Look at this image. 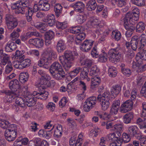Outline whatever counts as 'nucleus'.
<instances>
[{
    "label": "nucleus",
    "mask_w": 146,
    "mask_h": 146,
    "mask_svg": "<svg viewBox=\"0 0 146 146\" xmlns=\"http://www.w3.org/2000/svg\"><path fill=\"white\" fill-rule=\"evenodd\" d=\"M74 57L71 51H66L64 55L59 57V60L66 71H68L72 66Z\"/></svg>",
    "instance_id": "f257e3e1"
},
{
    "label": "nucleus",
    "mask_w": 146,
    "mask_h": 146,
    "mask_svg": "<svg viewBox=\"0 0 146 146\" xmlns=\"http://www.w3.org/2000/svg\"><path fill=\"white\" fill-rule=\"evenodd\" d=\"M121 50L119 47L110 50L108 52L109 60L115 63L119 62L121 58Z\"/></svg>",
    "instance_id": "f03ea898"
},
{
    "label": "nucleus",
    "mask_w": 146,
    "mask_h": 146,
    "mask_svg": "<svg viewBox=\"0 0 146 146\" xmlns=\"http://www.w3.org/2000/svg\"><path fill=\"white\" fill-rule=\"evenodd\" d=\"M9 86L10 89L12 91L9 96V97H11L13 99H14L13 96H15L16 97L18 96V94L15 93V92L18 89L21 88V87L19 81L16 79L11 80L9 83Z\"/></svg>",
    "instance_id": "7ed1b4c3"
},
{
    "label": "nucleus",
    "mask_w": 146,
    "mask_h": 146,
    "mask_svg": "<svg viewBox=\"0 0 146 146\" xmlns=\"http://www.w3.org/2000/svg\"><path fill=\"white\" fill-rule=\"evenodd\" d=\"M139 15V10L137 8H135L132 10V12H128L125 15V17L131 20V22L133 21H137L138 20Z\"/></svg>",
    "instance_id": "20e7f679"
},
{
    "label": "nucleus",
    "mask_w": 146,
    "mask_h": 146,
    "mask_svg": "<svg viewBox=\"0 0 146 146\" xmlns=\"http://www.w3.org/2000/svg\"><path fill=\"white\" fill-rule=\"evenodd\" d=\"M133 102L131 100H128L122 104L120 108L121 113H125L131 110L132 108Z\"/></svg>",
    "instance_id": "39448f33"
},
{
    "label": "nucleus",
    "mask_w": 146,
    "mask_h": 146,
    "mask_svg": "<svg viewBox=\"0 0 146 146\" xmlns=\"http://www.w3.org/2000/svg\"><path fill=\"white\" fill-rule=\"evenodd\" d=\"M131 19H129L127 18L126 17L123 19V25L125 28L127 30L134 31L135 29V28L133 25L135 24L136 21H133V22H131Z\"/></svg>",
    "instance_id": "423d86ee"
},
{
    "label": "nucleus",
    "mask_w": 146,
    "mask_h": 146,
    "mask_svg": "<svg viewBox=\"0 0 146 146\" xmlns=\"http://www.w3.org/2000/svg\"><path fill=\"white\" fill-rule=\"evenodd\" d=\"M140 38L137 36H134L132 37L130 45L132 49L134 50H136L137 47L141 48L139 44Z\"/></svg>",
    "instance_id": "0eeeda50"
},
{
    "label": "nucleus",
    "mask_w": 146,
    "mask_h": 146,
    "mask_svg": "<svg viewBox=\"0 0 146 146\" xmlns=\"http://www.w3.org/2000/svg\"><path fill=\"white\" fill-rule=\"evenodd\" d=\"M127 132L131 137H133L134 136L137 138L139 135H141L142 133L141 132L138 133L137 131V127L135 126H131L129 127L128 129Z\"/></svg>",
    "instance_id": "6e6552de"
},
{
    "label": "nucleus",
    "mask_w": 146,
    "mask_h": 146,
    "mask_svg": "<svg viewBox=\"0 0 146 146\" xmlns=\"http://www.w3.org/2000/svg\"><path fill=\"white\" fill-rule=\"evenodd\" d=\"M62 67L60 63L57 62L53 63L50 66L49 71L51 74L58 71L62 70Z\"/></svg>",
    "instance_id": "1a4fd4ad"
},
{
    "label": "nucleus",
    "mask_w": 146,
    "mask_h": 146,
    "mask_svg": "<svg viewBox=\"0 0 146 146\" xmlns=\"http://www.w3.org/2000/svg\"><path fill=\"white\" fill-rule=\"evenodd\" d=\"M50 79V77L46 74L42 75V77L40 78V84L42 86L43 89L48 87V83Z\"/></svg>",
    "instance_id": "9d476101"
},
{
    "label": "nucleus",
    "mask_w": 146,
    "mask_h": 146,
    "mask_svg": "<svg viewBox=\"0 0 146 146\" xmlns=\"http://www.w3.org/2000/svg\"><path fill=\"white\" fill-rule=\"evenodd\" d=\"M119 100L114 101L110 110V114L112 115L116 114L119 107Z\"/></svg>",
    "instance_id": "9b49d317"
},
{
    "label": "nucleus",
    "mask_w": 146,
    "mask_h": 146,
    "mask_svg": "<svg viewBox=\"0 0 146 146\" xmlns=\"http://www.w3.org/2000/svg\"><path fill=\"white\" fill-rule=\"evenodd\" d=\"M73 7L76 11L82 13L84 11L85 5L81 1H78L73 5Z\"/></svg>",
    "instance_id": "f8f14e48"
},
{
    "label": "nucleus",
    "mask_w": 146,
    "mask_h": 146,
    "mask_svg": "<svg viewBox=\"0 0 146 146\" xmlns=\"http://www.w3.org/2000/svg\"><path fill=\"white\" fill-rule=\"evenodd\" d=\"M92 45V42L86 40L81 44L82 46L80 48H82L83 51L87 52L91 48Z\"/></svg>",
    "instance_id": "ddd939ff"
},
{
    "label": "nucleus",
    "mask_w": 146,
    "mask_h": 146,
    "mask_svg": "<svg viewBox=\"0 0 146 146\" xmlns=\"http://www.w3.org/2000/svg\"><path fill=\"white\" fill-rule=\"evenodd\" d=\"M89 72V70L87 67H83L80 71V78L82 80L86 79L89 81L90 79L88 77Z\"/></svg>",
    "instance_id": "4468645a"
},
{
    "label": "nucleus",
    "mask_w": 146,
    "mask_h": 146,
    "mask_svg": "<svg viewBox=\"0 0 146 146\" xmlns=\"http://www.w3.org/2000/svg\"><path fill=\"white\" fill-rule=\"evenodd\" d=\"M53 77L57 80H62L65 77V74L63 70L51 74Z\"/></svg>",
    "instance_id": "2eb2a0df"
},
{
    "label": "nucleus",
    "mask_w": 146,
    "mask_h": 146,
    "mask_svg": "<svg viewBox=\"0 0 146 146\" xmlns=\"http://www.w3.org/2000/svg\"><path fill=\"white\" fill-rule=\"evenodd\" d=\"M97 98V100L110 101V93L108 91H106L102 95H98Z\"/></svg>",
    "instance_id": "dca6fc26"
},
{
    "label": "nucleus",
    "mask_w": 146,
    "mask_h": 146,
    "mask_svg": "<svg viewBox=\"0 0 146 146\" xmlns=\"http://www.w3.org/2000/svg\"><path fill=\"white\" fill-rule=\"evenodd\" d=\"M17 132H5L6 139L8 141H11L15 139L17 136Z\"/></svg>",
    "instance_id": "f3484780"
},
{
    "label": "nucleus",
    "mask_w": 146,
    "mask_h": 146,
    "mask_svg": "<svg viewBox=\"0 0 146 146\" xmlns=\"http://www.w3.org/2000/svg\"><path fill=\"white\" fill-rule=\"evenodd\" d=\"M121 87L119 85L117 84L113 86L110 91L111 95L115 96H117L121 91Z\"/></svg>",
    "instance_id": "a211bd4d"
},
{
    "label": "nucleus",
    "mask_w": 146,
    "mask_h": 146,
    "mask_svg": "<svg viewBox=\"0 0 146 146\" xmlns=\"http://www.w3.org/2000/svg\"><path fill=\"white\" fill-rule=\"evenodd\" d=\"M51 63L50 57H44L38 60V64L40 67H42L44 64H48Z\"/></svg>",
    "instance_id": "6ab92c4d"
},
{
    "label": "nucleus",
    "mask_w": 146,
    "mask_h": 146,
    "mask_svg": "<svg viewBox=\"0 0 146 146\" xmlns=\"http://www.w3.org/2000/svg\"><path fill=\"white\" fill-rule=\"evenodd\" d=\"M17 46L16 44L13 42L10 41L6 44L5 50L7 52H10L15 50Z\"/></svg>",
    "instance_id": "aec40b11"
},
{
    "label": "nucleus",
    "mask_w": 146,
    "mask_h": 146,
    "mask_svg": "<svg viewBox=\"0 0 146 146\" xmlns=\"http://www.w3.org/2000/svg\"><path fill=\"white\" fill-rule=\"evenodd\" d=\"M26 100V103L29 107L34 106L36 102V99L34 97H31L29 96H27L25 98Z\"/></svg>",
    "instance_id": "412c9836"
},
{
    "label": "nucleus",
    "mask_w": 146,
    "mask_h": 146,
    "mask_svg": "<svg viewBox=\"0 0 146 146\" xmlns=\"http://www.w3.org/2000/svg\"><path fill=\"white\" fill-rule=\"evenodd\" d=\"M54 6V10L55 15L58 17L62 13V7L60 4L58 3H56Z\"/></svg>",
    "instance_id": "4be33fe9"
},
{
    "label": "nucleus",
    "mask_w": 146,
    "mask_h": 146,
    "mask_svg": "<svg viewBox=\"0 0 146 146\" xmlns=\"http://www.w3.org/2000/svg\"><path fill=\"white\" fill-rule=\"evenodd\" d=\"M101 80L100 78L98 76H95L93 77L92 78L91 82V88H94L96 87L101 82Z\"/></svg>",
    "instance_id": "5701e85b"
},
{
    "label": "nucleus",
    "mask_w": 146,
    "mask_h": 146,
    "mask_svg": "<svg viewBox=\"0 0 146 146\" xmlns=\"http://www.w3.org/2000/svg\"><path fill=\"white\" fill-rule=\"evenodd\" d=\"M45 20V22H47L49 25L51 27L54 26L56 22L54 16L53 14L47 16Z\"/></svg>",
    "instance_id": "b1692460"
},
{
    "label": "nucleus",
    "mask_w": 146,
    "mask_h": 146,
    "mask_svg": "<svg viewBox=\"0 0 146 146\" xmlns=\"http://www.w3.org/2000/svg\"><path fill=\"white\" fill-rule=\"evenodd\" d=\"M97 5L95 0H90L86 5L87 10L89 11L94 10L96 7Z\"/></svg>",
    "instance_id": "393cba45"
},
{
    "label": "nucleus",
    "mask_w": 146,
    "mask_h": 146,
    "mask_svg": "<svg viewBox=\"0 0 146 146\" xmlns=\"http://www.w3.org/2000/svg\"><path fill=\"white\" fill-rule=\"evenodd\" d=\"M66 48L64 42L62 40H59L56 45V49L58 52H62Z\"/></svg>",
    "instance_id": "a878e982"
},
{
    "label": "nucleus",
    "mask_w": 146,
    "mask_h": 146,
    "mask_svg": "<svg viewBox=\"0 0 146 146\" xmlns=\"http://www.w3.org/2000/svg\"><path fill=\"white\" fill-rule=\"evenodd\" d=\"M133 117V113L130 112L126 113L123 117V121L126 124L129 123Z\"/></svg>",
    "instance_id": "bb28decb"
},
{
    "label": "nucleus",
    "mask_w": 146,
    "mask_h": 146,
    "mask_svg": "<svg viewBox=\"0 0 146 146\" xmlns=\"http://www.w3.org/2000/svg\"><path fill=\"white\" fill-rule=\"evenodd\" d=\"M62 133V127L61 125H58L54 131V136L57 138L61 137Z\"/></svg>",
    "instance_id": "cd10ccee"
},
{
    "label": "nucleus",
    "mask_w": 146,
    "mask_h": 146,
    "mask_svg": "<svg viewBox=\"0 0 146 146\" xmlns=\"http://www.w3.org/2000/svg\"><path fill=\"white\" fill-rule=\"evenodd\" d=\"M137 123L141 129H144L146 128V118H139L137 120Z\"/></svg>",
    "instance_id": "c85d7f7f"
},
{
    "label": "nucleus",
    "mask_w": 146,
    "mask_h": 146,
    "mask_svg": "<svg viewBox=\"0 0 146 146\" xmlns=\"http://www.w3.org/2000/svg\"><path fill=\"white\" fill-rule=\"evenodd\" d=\"M9 30H13L17 27L18 22L17 19L6 23Z\"/></svg>",
    "instance_id": "c756f323"
},
{
    "label": "nucleus",
    "mask_w": 146,
    "mask_h": 146,
    "mask_svg": "<svg viewBox=\"0 0 146 146\" xmlns=\"http://www.w3.org/2000/svg\"><path fill=\"white\" fill-rule=\"evenodd\" d=\"M14 98L16 97L15 99V103L17 105L23 108H24L26 106L25 102L20 97H16L15 96H13Z\"/></svg>",
    "instance_id": "7c9ffc66"
},
{
    "label": "nucleus",
    "mask_w": 146,
    "mask_h": 146,
    "mask_svg": "<svg viewBox=\"0 0 146 146\" xmlns=\"http://www.w3.org/2000/svg\"><path fill=\"white\" fill-rule=\"evenodd\" d=\"M46 51L48 54V56L47 57H50L51 58V62L52 57L54 58L57 57V55L56 53L51 47L47 48L46 49Z\"/></svg>",
    "instance_id": "2f4dec72"
},
{
    "label": "nucleus",
    "mask_w": 146,
    "mask_h": 146,
    "mask_svg": "<svg viewBox=\"0 0 146 146\" xmlns=\"http://www.w3.org/2000/svg\"><path fill=\"white\" fill-rule=\"evenodd\" d=\"M29 77V74L27 73L23 72L20 74L19 79L21 82L24 83L28 80Z\"/></svg>",
    "instance_id": "473e14b6"
},
{
    "label": "nucleus",
    "mask_w": 146,
    "mask_h": 146,
    "mask_svg": "<svg viewBox=\"0 0 146 146\" xmlns=\"http://www.w3.org/2000/svg\"><path fill=\"white\" fill-rule=\"evenodd\" d=\"M11 7L13 9H15V12L16 13L19 14L21 13V11H22L23 9H22V7H21L19 4L18 1L16 3L13 4Z\"/></svg>",
    "instance_id": "72a5a7b5"
},
{
    "label": "nucleus",
    "mask_w": 146,
    "mask_h": 146,
    "mask_svg": "<svg viewBox=\"0 0 146 146\" xmlns=\"http://www.w3.org/2000/svg\"><path fill=\"white\" fill-rule=\"evenodd\" d=\"M70 32L74 34H78L83 31V29L82 27H75L70 28Z\"/></svg>",
    "instance_id": "f704fd0d"
},
{
    "label": "nucleus",
    "mask_w": 146,
    "mask_h": 146,
    "mask_svg": "<svg viewBox=\"0 0 146 146\" xmlns=\"http://www.w3.org/2000/svg\"><path fill=\"white\" fill-rule=\"evenodd\" d=\"M146 25L142 22H139L136 25V31L138 33H141L145 30Z\"/></svg>",
    "instance_id": "c9c22d12"
},
{
    "label": "nucleus",
    "mask_w": 146,
    "mask_h": 146,
    "mask_svg": "<svg viewBox=\"0 0 146 146\" xmlns=\"http://www.w3.org/2000/svg\"><path fill=\"white\" fill-rule=\"evenodd\" d=\"M33 9L29 6L25 7V8H23L21 12V14H26L27 15V13H28V15H32L34 12Z\"/></svg>",
    "instance_id": "e433bc0d"
},
{
    "label": "nucleus",
    "mask_w": 146,
    "mask_h": 146,
    "mask_svg": "<svg viewBox=\"0 0 146 146\" xmlns=\"http://www.w3.org/2000/svg\"><path fill=\"white\" fill-rule=\"evenodd\" d=\"M97 100L95 97L92 96L88 98L86 101V102H88V104H90L93 107L94 106Z\"/></svg>",
    "instance_id": "4c0bfd02"
},
{
    "label": "nucleus",
    "mask_w": 146,
    "mask_h": 146,
    "mask_svg": "<svg viewBox=\"0 0 146 146\" xmlns=\"http://www.w3.org/2000/svg\"><path fill=\"white\" fill-rule=\"evenodd\" d=\"M108 72L109 75L111 77H115L117 74V69L114 67H111L109 68Z\"/></svg>",
    "instance_id": "58836bf2"
},
{
    "label": "nucleus",
    "mask_w": 146,
    "mask_h": 146,
    "mask_svg": "<svg viewBox=\"0 0 146 146\" xmlns=\"http://www.w3.org/2000/svg\"><path fill=\"white\" fill-rule=\"evenodd\" d=\"M137 139L139 141V143L141 146H146V138L142 135H139L137 137Z\"/></svg>",
    "instance_id": "ea45409f"
},
{
    "label": "nucleus",
    "mask_w": 146,
    "mask_h": 146,
    "mask_svg": "<svg viewBox=\"0 0 146 146\" xmlns=\"http://www.w3.org/2000/svg\"><path fill=\"white\" fill-rule=\"evenodd\" d=\"M98 57V61L100 62H106L108 60L107 54L104 52H103L100 54Z\"/></svg>",
    "instance_id": "a19ab883"
},
{
    "label": "nucleus",
    "mask_w": 146,
    "mask_h": 146,
    "mask_svg": "<svg viewBox=\"0 0 146 146\" xmlns=\"http://www.w3.org/2000/svg\"><path fill=\"white\" fill-rule=\"evenodd\" d=\"M14 56L15 58L20 61H22L25 58V55L18 50H16Z\"/></svg>",
    "instance_id": "79ce46f5"
},
{
    "label": "nucleus",
    "mask_w": 146,
    "mask_h": 146,
    "mask_svg": "<svg viewBox=\"0 0 146 146\" xmlns=\"http://www.w3.org/2000/svg\"><path fill=\"white\" fill-rule=\"evenodd\" d=\"M81 70H82V68L80 67L76 68L70 72V76L71 78L76 76L80 72Z\"/></svg>",
    "instance_id": "37998d69"
},
{
    "label": "nucleus",
    "mask_w": 146,
    "mask_h": 146,
    "mask_svg": "<svg viewBox=\"0 0 146 146\" xmlns=\"http://www.w3.org/2000/svg\"><path fill=\"white\" fill-rule=\"evenodd\" d=\"M78 33L76 39V42L77 44L80 41L84 40L86 36L85 34L83 31Z\"/></svg>",
    "instance_id": "c03bdc74"
},
{
    "label": "nucleus",
    "mask_w": 146,
    "mask_h": 146,
    "mask_svg": "<svg viewBox=\"0 0 146 146\" xmlns=\"http://www.w3.org/2000/svg\"><path fill=\"white\" fill-rule=\"evenodd\" d=\"M100 102L102 106V109L103 110H106L109 108L110 105V101L105 100H97Z\"/></svg>",
    "instance_id": "a18cd8bd"
},
{
    "label": "nucleus",
    "mask_w": 146,
    "mask_h": 146,
    "mask_svg": "<svg viewBox=\"0 0 146 146\" xmlns=\"http://www.w3.org/2000/svg\"><path fill=\"white\" fill-rule=\"evenodd\" d=\"M48 95V92L44 90L40 91L39 96H36V98L38 99L42 100H44L46 98Z\"/></svg>",
    "instance_id": "49530a36"
},
{
    "label": "nucleus",
    "mask_w": 146,
    "mask_h": 146,
    "mask_svg": "<svg viewBox=\"0 0 146 146\" xmlns=\"http://www.w3.org/2000/svg\"><path fill=\"white\" fill-rule=\"evenodd\" d=\"M19 4L22 9L25 8V7H28L30 6V2L29 0H21L18 1Z\"/></svg>",
    "instance_id": "de8ad7c7"
},
{
    "label": "nucleus",
    "mask_w": 146,
    "mask_h": 146,
    "mask_svg": "<svg viewBox=\"0 0 146 146\" xmlns=\"http://www.w3.org/2000/svg\"><path fill=\"white\" fill-rule=\"evenodd\" d=\"M122 143H126L129 142L131 140V137L129 136V135L128 134V133H124L122 134Z\"/></svg>",
    "instance_id": "09e8293b"
},
{
    "label": "nucleus",
    "mask_w": 146,
    "mask_h": 146,
    "mask_svg": "<svg viewBox=\"0 0 146 146\" xmlns=\"http://www.w3.org/2000/svg\"><path fill=\"white\" fill-rule=\"evenodd\" d=\"M111 36L116 40H119L121 38L120 33L118 31H113L111 33Z\"/></svg>",
    "instance_id": "8fccbe9b"
},
{
    "label": "nucleus",
    "mask_w": 146,
    "mask_h": 146,
    "mask_svg": "<svg viewBox=\"0 0 146 146\" xmlns=\"http://www.w3.org/2000/svg\"><path fill=\"white\" fill-rule=\"evenodd\" d=\"M21 62L22 69L29 67L31 64V61L29 59L23 60Z\"/></svg>",
    "instance_id": "3c124183"
},
{
    "label": "nucleus",
    "mask_w": 146,
    "mask_h": 146,
    "mask_svg": "<svg viewBox=\"0 0 146 146\" xmlns=\"http://www.w3.org/2000/svg\"><path fill=\"white\" fill-rule=\"evenodd\" d=\"M137 55L136 57L137 60H138L139 58L142 60H146V50L143 49L141 51V53Z\"/></svg>",
    "instance_id": "603ef678"
},
{
    "label": "nucleus",
    "mask_w": 146,
    "mask_h": 146,
    "mask_svg": "<svg viewBox=\"0 0 146 146\" xmlns=\"http://www.w3.org/2000/svg\"><path fill=\"white\" fill-rule=\"evenodd\" d=\"M132 3L138 6H143L145 5V0H131Z\"/></svg>",
    "instance_id": "864d4df0"
},
{
    "label": "nucleus",
    "mask_w": 146,
    "mask_h": 146,
    "mask_svg": "<svg viewBox=\"0 0 146 146\" xmlns=\"http://www.w3.org/2000/svg\"><path fill=\"white\" fill-rule=\"evenodd\" d=\"M54 33L52 31H49L44 34L45 38L52 40L54 37Z\"/></svg>",
    "instance_id": "5fc2aeb1"
},
{
    "label": "nucleus",
    "mask_w": 146,
    "mask_h": 146,
    "mask_svg": "<svg viewBox=\"0 0 146 146\" xmlns=\"http://www.w3.org/2000/svg\"><path fill=\"white\" fill-rule=\"evenodd\" d=\"M86 19L87 17L84 15H78L77 17V20L79 23L80 24H82L85 22Z\"/></svg>",
    "instance_id": "6e6d98bb"
},
{
    "label": "nucleus",
    "mask_w": 146,
    "mask_h": 146,
    "mask_svg": "<svg viewBox=\"0 0 146 146\" xmlns=\"http://www.w3.org/2000/svg\"><path fill=\"white\" fill-rule=\"evenodd\" d=\"M100 23V21L97 19H94L88 22L89 24L94 28H95V27L99 26Z\"/></svg>",
    "instance_id": "4d7b16f0"
},
{
    "label": "nucleus",
    "mask_w": 146,
    "mask_h": 146,
    "mask_svg": "<svg viewBox=\"0 0 146 146\" xmlns=\"http://www.w3.org/2000/svg\"><path fill=\"white\" fill-rule=\"evenodd\" d=\"M35 46L38 48H42L44 45V40L41 38H36Z\"/></svg>",
    "instance_id": "13d9d810"
},
{
    "label": "nucleus",
    "mask_w": 146,
    "mask_h": 146,
    "mask_svg": "<svg viewBox=\"0 0 146 146\" xmlns=\"http://www.w3.org/2000/svg\"><path fill=\"white\" fill-rule=\"evenodd\" d=\"M9 124V122L3 119H0V127L1 128L5 129L8 127Z\"/></svg>",
    "instance_id": "bf43d9fd"
},
{
    "label": "nucleus",
    "mask_w": 146,
    "mask_h": 146,
    "mask_svg": "<svg viewBox=\"0 0 146 146\" xmlns=\"http://www.w3.org/2000/svg\"><path fill=\"white\" fill-rule=\"evenodd\" d=\"M16 18L10 14H7L5 16L6 23L16 19Z\"/></svg>",
    "instance_id": "052dcab7"
},
{
    "label": "nucleus",
    "mask_w": 146,
    "mask_h": 146,
    "mask_svg": "<svg viewBox=\"0 0 146 146\" xmlns=\"http://www.w3.org/2000/svg\"><path fill=\"white\" fill-rule=\"evenodd\" d=\"M56 27L60 29H64L67 27V25L64 23L60 22L58 21H56L55 23Z\"/></svg>",
    "instance_id": "680f3d73"
},
{
    "label": "nucleus",
    "mask_w": 146,
    "mask_h": 146,
    "mask_svg": "<svg viewBox=\"0 0 146 146\" xmlns=\"http://www.w3.org/2000/svg\"><path fill=\"white\" fill-rule=\"evenodd\" d=\"M9 62L11 63L9 60V58L7 56H5L1 60L0 64L1 65L4 66L6 64H8Z\"/></svg>",
    "instance_id": "e2e57ef3"
},
{
    "label": "nucleus",
    "mask_w": 146,
    "mask_h": 146,
    "mask_svg": "<svg viewBox=\"0 0 146 146\" xmlns=\"http://www.w3.org/2000/svg\"><path fill=\"white\" fill-rule=\"evenodd\" d=\"M139 44L141 48H142L146 44V35H141V38L140 39Z\"/></svg>",
    "instance_id": "0e129e2a"
},
{
    "label": "nucleus",
    "mask_w": 146,
    "mask_h": 146,
    "mask_svg": "<svg viewBox=\"0 0 146 146\" xmlns=\"http://www.w3.org/2000/svg\"><path fill=\"white\" fill-rule=\"evenodd\" d=\"M5 132H7V131H9V132H17L16 127L15 126V125L13 124L10 125L8 126V127L6 128Z\"/></svg>",
    "instance_id": "69168bd1"
},
{
    "label": "nucleus",
    "mask_w": 146,
    "mask_h": 146,
    "mask_svg": "<svg viewBox=\"0 0 146 146\" xmlns=\"http://www.w3.org/2000/svg\"><path fill=\"white\" fill-rule=\"evenodd\" d=\"M117 137H116L115 134V133H111L109 134L108 138L109 141H117Z\"/></svg>",
    "instance_id": "338daca9"
},
{
    "label": "nucleus",
    "mask_w": 146,
    "mask_h": 146,
    "mask_svg": "<svg viewBox=\"0 0 146 146\" xmlns=\"http://www.w3.org/2000/svg\"><path fill=\"white\" fill-rule=\"evenodd\" d=\"M140 93L146 98V82H145L144 85L142 87Z\"/></svg>",
    "instance_id": "774afa93"
}]
</instances>
